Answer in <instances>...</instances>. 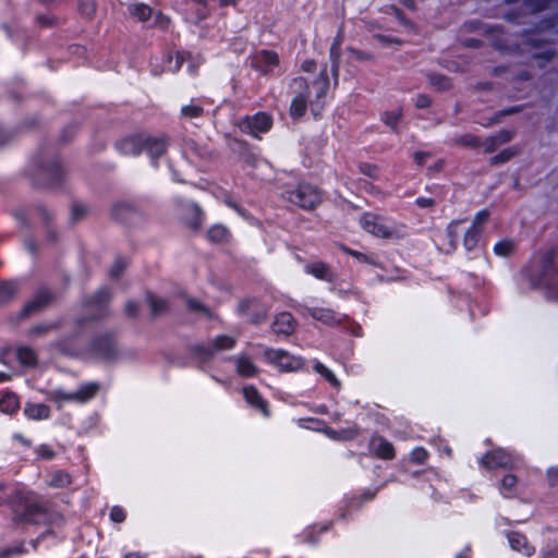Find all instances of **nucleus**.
Listing matches in <instances>:
<instances>
[{
	"label": "nucleus",
	"mask_w": 558,
	"mask_h": 558,
	"mask_svg": "<svg viewBox=\"0 0 558 558\" xmlns=\"http://www.w3.org/2000/svg\"><path fill=\"white\" fill-rule=\"evenodd\" d=\"M15 523H50L52 513L48 502L39 499L33 492L16 489L5 500Z\"/></svg>",
	"instance_id": "nucleus-1"
},
{
	"label": "nucleus",
	"mask_w": 558,
	"mask_h": 558,
	"mask_svg": "<svg viewBox=\"0 0 558 558\" xmlns=\"http://www.w3.org/2000/svg\"><path fill=\"white\" fill-rule=\"evenodd\" d=\"M363 229L377 236L388 240H400L408 235V227L393 219L365 213L361 218Z\"/></svg>",
	"instance_id": "nucleus-2"
},
{
	"label": "nucleus",
	"mask_w": 558,
	"mask_h": 558,
	"mask_svg": "<svg viewBox=\"0 0 558 558\" xmlns=\"http://www.w3.org/2000/svg\"><path fill=\"white\" fill-rule=\"evenodd\" d=\"M117 147L123 155L137 156L147 153L151 159H157L165 154L167 144L162 138L140 134L120 141Z\"/></svg>",
	"instance_id": "nucleus-3"
},
{
	"label": "nucleus",
	"mask_w": 558,
	"mask_h": 558,
	"mask_svg": "<svg viewBox=\"0 0 558 558\" xmlns=\"http://www.w3.org/2000/svg\"><path fill=\"white\" fill-rule=\"evenodd\" d=\"M284 198L305 210L314 209L322 202L320 191L308 183H300L283 193Z\"/></svg>",
	"instance_id": "nucleus-4"
},
{
	"label": "nucleus",
	"mask_w": 558,
	"mask_h": 558,
	"mask_svg": "<svg viewBox=\"0 0 558 558\" xmlns=\"http://www.w3.org/2000/svg\"><path fill=\"white\" fill-rule=\"evenodd\" d=\"M100 387L97 383H87L84 384L77 391L75 392H66L62 389H56L48 393V399L50 401L61 403V402H75V403H85L93 399Z\"/></svg>",
	"instance_id": "nucleus-5"
},
{
	"label": "nucleus",
	"mask_w": 558,
	"mask_h": 558,
	"mask_svg": "<svg viewBox=\"0 0 558 558\" xmlns=\"http://www.w3.org/2000/svg\"><path fill=\"white\" fill-rule=\"evenodd\" d=\"M90 353L101 360L112 361L118 357V345L112 333L97 336L89 344Z\"/></svg>",
	"instance_id": "nucleus-6"
},
{
	"label": "nucleus",
	"mask_w": 558,
	"mask_h": 558,
	"mask_svg": "<svg viewBox=\"0 0 558 558\" xmlns=\"http://www.w3.org/2000/svg\"><path fill=\"white\" fill-rule=\"evenodd\" d=\"M292 87L298 89L299 93L291 102L290 113L294 118H300L305 113L307 104H313L314 100L310 98V85L305 78H294L292 82Z\"/></svg>",
	"instance_id": "nucleus-7"
},
{
	"label": "nucleus",
	"mask_w": 558,
	"mask_h": 558,
	"mask_svg": "<svg viewBox=\"0 0 558 558\" xmlns=\"http://www.w3.org/2000/svg\"><path fill=\"white\" fill-rule=\"evenodd\" d=\"M177 211L189 228L193 230H198L201 228L203 222V211L197 204L178 201Z\"/></svg>",
	"instance_id": "nucleus-8"
},
{
	"label": "nucleus",
	"mask_w": 558,
	"mask_h": 558,
	"mask_svg": "<svg viewBox=\"0 0 558 558\" xmlns=\"http://www.w3.org/2000/svg\"><path fill=\"white\" fill-rule=\"evenodd\" d=\"M542 263L541 281L558 300V269L554 265V252H547Z\"/></svg>",
	"instance_id": "nucleus-9"
},
{
	"label": "nucleus",
	"mask_w": 558,
	"mask_h": 558,
	"mask_svg": "<svg viewBox=\"0 0 558 558\" xmlns=\"http://www.w3.org/2000/svg\"><path fill=\"white\" fill-rule=\"evenodd\" d=\"M242 132L248 133L258 137V133H265L271 128V118L264 113L258 112L254 116L245 117L239 124Z\"/></svg>",
	"instance_id": "nucleus-10"
},
{
	"label": "nucleus",
	"mask_w": 558,
	"mask_h": 558,
	"mask_svg": "<svg viewBox=\"0 0 558 558\" xmlns=\"http://www.w3.org/2000/svg\"><path fill=\"white\" fill-rule=\"evenodd\" d=\"M63 175L64 173L59 161L54 159L47 165L43 163L39 166L36 181L38 184L52 187L61 183Z\"/></svg>",
	"instance_id": "nucleus-11"
},
{
	"label": "nucleus",
	"mask_w": 558,
	"mask_h": 558,
	"mask_svg": "<svg viewBox=\"0 0 558 558\" xmlns=\"http://www.w3.org/2000/svg\"><path fill=\"white\" fill-rule=\"evenodd\" d=\"M265 357L268 362L283 371H296L302 366V360L283 350L267 349Z\"/></svg>",
	"instance_id": "nucleus-12"
},
{
	"label": "nucleus",
	"mask_w": 558,
	"mask_h": 558,
	"mask_svg": "<svg viewBox=\"0 0 558 558\" xmlns=\"http://www.w3.org/2000/svg\"><path fill=\"white\" fill-rule=\"evenodd\" d=\"M279 64V56L271 50L257 51L251 58V66L264 75L270 74Z\"/></svg>",
	"instance_id": "nucleus-13"
},
{
	"label": "nucleus",
	"mask_w": 558,
	"mask_h": 558,
	"mask_svg": "<svg viewBox=\"0 0 558 558\" xmlns=\"http://www.w3.org/2000/svg\"><path fill=\"white\" fill-rule=\"evenodd\" d=\"M235 345V339L229 336H218L208 345H197L195 353L204 360L210 359L216 352L230 350Z\"/></svg>",
	"instance_id": "nucleus-14"
},
{
	"label": "nucleus",
	"mask_w": 558,
	"mask_h": 558,
	"mask_svg": "<svg viewBox=\"0 0 558 558\" xmlns=\"http://www.w3.org/2000/svg\"><path fill=\"white\" fill-rule=\"evenodd\" d=\"M481 464L489 470L502 468L508 469L513 465L512 456L504 449H495L487 452L482 459Z\"/></svg>",
	"instance_id": "nucleus-15"
},
{
	"label": "nucleus",
	"mask_w": 558,
	"mask_h": 558,
	"mask_svg": "<svg viewBox=\"0 0 558 558\" xmlns=\"http://www.w3.org/2000/svg\"><path fill=\"white\" fill-rule=\"evenodd\" d=\"M52 302L53 295L47 290H40L25 304L20 316L24 318L37 314L49 306Z\"/></svg>",
	"instance_id": "nucleus-16"
},
{
	"label": "nucleus",
	"mask_w": 558,
	"mask_h": 558,
	"mask_svg": "<svg viewBox=\"0 0 558 558\" xmlns=\"http://www.w3.org/2000/svg\"><path fill=\"white\" fill-rule=\"evenodd\" d=\"M238 312L250 316V322L255 325L263 323L267 316L266 308L254 299L241 301Z\"/></svg>",
	"instance_id": "nucleus-17"
},
{
	"label": "nucleus",
	"mask_w": 558,
	"mask_h": 558,
	"mask_svg": "<svg viewBox=\"0 0 558 558\" xmlns=\"http://www.w3.org/2000/svg\"><path fill=\"white\" fill-rule=\"evenodd\" d=\"M111 299V294L108 289H100L97 293L90 296L86 302V307L90 312H95L94 318L100 317L106 312V306Z\"/></svg>",
	"instance_id": "nucleus-18"
},
{
	"label": "nucleus",
	"mask_w": 558,
	"mask_h": 558,
	"mask_svg": "<svg viewBox=\"0 0 558 558\" xmlns=\"http://www.w3.org/2000/svg\"><path fill=\"white\" fill-rule=\"evenodd\" d=\"M243 396L245 401L258 410L265 417H268L270 415V410L268 407V403L264 398L260 396L258 390L253 386H247L243 388Z\"/></svg>",
	"instance_id": "nucleus-19"
},
{
	"label": "nucleus",
	"mask_w": 558,
	"mask_h": 558,
	"mask_svg": "<svg viewBox=\"0 0 558 558\" xmlns=\"http://www.w3.org/2000/svg\"><path fill=\"white\" fill-rule=\"evenodd\" d=\"M295 327V320L290 313L283 312L276 316L271 328L277 335L289 336L293 332Z\"/></svg>",
	"instance_id": "nucleus-20"
},
{
	"label": "nucleus",
	"mask_w": 558,
	"mask_h": 558,
	"mask_svg": "<svg viewBox=\"0 0 558 558\" xmlns=\"http://www.w3.org/2000/svg\"><path fill=\"white\" fill-rule=\"evenodd\" d=\"M307 314L314 319L322 322L329 326H336L341 323V318L329 308L323 307H308L306 308Z\"/></svg>",
	"instance_id": "nucleus-21"
},
{
	"label": "nucleus",
	"mask_w": 558,
	"mask_h": 558,
	"mask_svg": "<svg viewBox=\"0 0 558 558\" xmlns=\"http://www.w3.org/2000/svg\"><path fill=\"white\" fill-rule=\"evenodd\" d=\"M371 447L375 454L385 460H391L395 458V448L391 442L385 438L378 436L371 440Z\"/></svg>",
	"instance_id": "nucleus-22"
},
{
	"label": "nucleus",
	"mask_w": 558,
	"mask_h": 558,
	"mask_svg": "<svg viewBox=\"0 0 558 558\" xmlns=\"http://www.w3.org/2000/svg\"><path fill=\"white\" fill-rule=\"evenodd\" d=\"M508 541L513 550L522 553L525 556H532L535 553V548L529 544L525 535L511 532L508 534Z\"/></svg>",
	"instance_id": "nucleus-23"
},
{
	"label": "nucleus",
	"mask_w": 558,
	"mask_h": 558,
	"mask_svg": "<svg viewBox=\"0 0 558 558\" xmlns=\"http://www.w3.org/2000/svg\"><path fill=\"white\" fill-rule=\"evenodd\" d=\"M305 271L313 275L319 280L332 282L335 280V274L330 267L323 262H315L305 266Z\"/></svg>",
	"instance_id": "nucleus-24"
},
{
	"label": "nucleus",
	"mask_w": 558,
	"mask_h": 558,
	"mask_svg": "<svg viewBox=\"0 0 558 558\" xmlns=\"http://www.w3.org/2000/svg\"><path fill=\"white\" fill-rule=\"evenodd\" d=\"M24 414L31 420H47L50 416V408L43 403H26Z\"/></svg>",
	"instance_id": "nucleus-25"
},
{
	"label": "nucleus",
	"mask_w": 558,
	"mask_h": 558,
	"mask_svg": "<svg viewBox=\"0 0 558 558\" xmlns=\"http://www.w3.org/2000/svg\"><path fill=\"white\" fill-rule=\"evenodd\" d=\"M328 86H329V78H328L326 69H324L319 73V76L310 86V95L312 94V89H313L315 92V101H317L320 98L325 97Z\"/></svg>",
	"instance_id": "nucleus-26"
},
{
	"label": "nucleus",
	"mask_w": 558,
	"mask_h": 558,
	"mask_svg": "<svg viewBox=\"0 0 558 558\" xmlns=\"http://www.w3.org/2000/svg\"><path fill=\"white\" fill-rule=\"evenodd\" d=\"M71 475L60 470L50 473L49 480L47 481V485L52 488H64L71 485Z\"/></svg>",
	"instance_id": "nucleus-27"
},
{
	"label": "nucleus",
	"mask_w": 558,
	"mask_h": 558,
	"mask_svg": "<svg viewBox=\"0 0 558 558\" xmlns=\"http://www.w3.org/2000/svg\"><path fill=\"white\" fill-rule=\"evenodd\" d=\"M518 478L513 474H507L502 477L500 483V493L506 498L514 497L517 494Z\"/></svg>",
	"instance_id": "nucleus-28"
},
{
	"label": "nucleus",
	"mask_w": 558,
	"mask_h": 558,
	"mask_svg": "<svg viewBox=\"0 0 558 558\" xmlns=\"http://www.w3.org/2000/svg\"><path fill=\"white\" fill-rule=\"evenodd\" d=\"M19 362L24 366L35 367L37 365V354L28 347H21L16 352Z\"/></svg>",
	"instance_id": "nucleus-29"
},
{
	"label": "nucleus",
	"mask_w": 558,
	"mask_h": 558,
	"mask_svg": "<svg viewBox=\"0 0 558 558\" xmlns=\"http://www.w3.org/2000/svg\"><path fill=\"white\" fill-rule=\"evenodd\" d=\"M236 371L243 377H253L257 374V368L246 356H239L236 360Z\"/></svg>",
	"instance_id": "nucleus-30"
},
{
	"label": "nucleus",
	"mask_w": 558,
	"mask_h": 558,
	"mask_svg": "<svg viewBox=\"0 0 558 558\" xmlns=\"http://www.w3.org/2000/svg\"><path fill=\"white\" fill-rule=\"evenodd\" d=\"M20 408V401L15 393H5L0 400V410L7 414L16 412Z\"/></svg>",
	"instance_id": "nucleus-31"
},
{
	"label": "nucleus",
	"mask_w": 558,
	"mask_h": 558,
	"mask_svg": "<svg viewBox=\"0 0 558 558\" xmlns=\"http://www.w3.org/2000/svg\"><path fill=\"white\" fill-rule=\"evenodd\" d=\"M207 235L214 243H223L228 241L230 232L225 226L216 225L208 230Z\"/></svg>",
	"instance_id": "nucleus-32"
},
{
	"label": "nucleus",
	"mask_w": 558,
	"mask_h": 558,
	"mask_svg": "<svg viewBox=\"0 0 558 558\" xmlns=\"http://www.w3.org/2000/svg\"><path fill=\"white\" fill-rule=\"evenodd\" d=\"M134 213L133 207L129 203H117L112 207V216L120 221H126Z\"/></svg>",
	"instance_id": "nucleus-33"
},
{
	"label": "nucleus",
	"mask_w": 558,
	"mask_h": 558,
	"mask_svg": "<svg viewBox=\"0 0 558 558\" xmlns=\"http://www.w3.org/2000/svg\"><path fill=\"white\" fill-rule=\"evenodd\" d=\"M482 235V229L480 228H470L463 239V245L468 251H472L478 244L480 238Z\"/></svg>",
	"instance_id": "nucleus-34"
},
{
	"label": "nucleus",
	"mask_w": 558,
	"mask_h": 558,
	"mask_svg": "<svg viewBox=\"0 0 558 558\" xmlns=\"http://www.w3.org/2000/svg\"><path fill=\"white\" fill-rule=\"evenodd\" d=\"M129 10L133 16L137 17L138 21L142 22L149 20L153 13L151 8L144 3L132 4L130 5Z\"/></svg>",
	"instance_id": "nucleus-35"
},
{
	"label": "nucleus",
	"mask_w": 558,
	"mask_h": 558,
	"mask_svg": "<svg viewBox=\"0 0 558 558\" xmlns=\"http://www.w3.org/2000/svg\"><path fill=\"white\" fill-rule=\"evenodd\" d=\"M402 117V110L398 109L396 111H385L381 114V121L391 128V130L398 133V123Z\"/></svg>",
	"instance_id": "nucleus-36"
},
{
	"label": "nucleus",
	"mask_w": 558,
	"mask_h": 558,
	"mask_svg": "<svg viewBox=\"0 0 558 558\" xmlns=\"http://www.w3.org/2000/svg\"><path fill=\"white\" fill-rule=\"evenodd\" d=\"M147 302L149 304L150 311L153 315H159L167 311L168 304L167 301L156 295L148 293Z\"/></svg>",
	"instance_id": "nucleus-37"
},
{
	"label": "nucleus",
	"mask_w": 558,
	"mask_h": 558,
	"mask_svg": "<svg viewBox=\"0 0 558 558\" xmlns=\"http://www.w3.org/2000/svg\"><path fill=\"white\" fill-rule=\"evenodd\" d=\"M314 369L316 373L322 375L332 387H335V388L340 387V381L338 380L336 375L328 367H326L323 363L317 362L314 365Z\"/></svg>",
	"instance_id": "nucleus-38"
},
{
	"label": "nucleus",
	"mask_w": 558,
	"mask_h": 558,
	"mask_svg": "<svg viewBox=\"0 0 558 558\" xmlns=\"http://www.w3.org/2000/svg\"><path fill=\"white\" fill-rule=\"evenodd\" d=\"M204 113V108L196 104H190L183 106L181 109V116L185 119H196L202 117Z\"/></svg>",
	"instance_id": "nucleus-39"
},
{
	"label": "nucleus",
	"mask_w": 558,
	"mask_h": 558,
	"mask_svg": "<svg viewBox=\"0 0 558 558\" xmlns=\"http://www.w3.org/2000/svg\"><path fill=\"white\" fill-rule=\"evenodd\" d=\"M186 305L191 312H194L196 314H199L202 316H205L207 318H213L211 311L206 307L201 302L194 300V299H187Z\"/></svg>",
	"instance_id": "nucleus-40"
},
{
	"label": "nucleus",
	"mask_w": 558,
	"mask_h": 558,
	"mask_svg": "<svg viewBox=\"0 0 558 558\" xmlns=\"http://www.w3.org/2000/svg\"><path fill=\"white\" fill-rule=\"evenodd\" d=\"M16 293V286L13 282L4 281L0 283V302H8Z\"/></svg>",
	"instance_id": "nucleus-41"
},
{
	"label": "nucleus",
	"mask_w": 558,
	"mask_h": 558,
	"mask_svg": "<svg viewBox=\"0 0 558 558\" xmlns=\"http://www.w3.org/2000/svg\"><path fill=\"white\" fill-rule=\"evenodd\" d=\"M514 247H515L514 242H512L510 240H505V241L498 242L495 245L494 251L498 256L507 257L512 254V252L514 251Z\"/></svg>",
	"instance_id": "nucleus-42"
},
{
	"label": "nucleus",
	"mask_w": 558,
	"mask_h": 558,
	"mask_svg": "<svg viewBox=\"0 0 558 558\" xmlns=\"http://www.w3.org/2000/svg\"><path fill=\"white\" fill-rule=\"evenodd\" d=\"M456 143L461 146L477 148L482 145V140L472 134H464L456 140Z\"/></svg>",
	"instance_id": "nucleus-43"
},
{
	"label": "nucleus",
	"mask_w": 558,
	"mask_h": 558,
	"mask_svg": "<svg viewBox=\"0 0 558 558\" xmlns=\"http://www.w3.org/2000/svg\"><path fill=\"white\" fill-rule=\"evenodd\" d=\"M515 155H517V150L514 148H512V147L506 148L502 151H500L499 154H497L496 156L490 158V165L495 166V165L505 163Z\"/></svg>",
	"instance_id": "nucleus-44"
},
{
	"label": "nucleus",
	"mask_w": 558,
	"mask_h": 558,
	"mask_svg": "<svg viewBox=\"0 0 558 558\" xmlns=\"http://www.w3.org/2000/svg\"><path fill=\"white\" fill-rule=\"evenodd\" d=\"M461 223L460 220H457V221H452L451 223H449V226L447 227V236L449 239V244H450V247L452 250H456L457 248V245H458V238H459V231H458V228H459V225Z\"/></svg>",
	"instance_id": "nucleus-45"
},
{
	"label": "nucleus",
	"mask_w": 558,
	"mask_h": 558,
	"mask_svg": "<svg viewBox=\"0 0 558 558\" xmlns=\"http://www.w3.org/2000/svg\"><path fill=\"white\" fill-rule=\"evenodd\" d=\"M429 83L440 90L449 89L451 86L450 81L446 76L440 74L429 75Z\"/></svg>",
	"instance_id": "nucleus-46"
},
{
	"label": "nucleus",
	"mask_w": 558,
	"mask_h": 558,
	"mask_svg": "<svg viewBox=\"0 0 558 558\" xmlns=\"http://www.w3.org/2000/svg\"><path fill=\"white\" fill-rule=\"evenodd\" d=\"M80 12L83 16L92 19L96 12V3L94 0H86L80 2Z\"/></svg>",
	"instance_id": "nucleus-47"
},
{
	"label": "nucleus",
	"mask_w": 558,
	"mask_h": 558,
	"mask_svg": "<svg viewBox=\"0 0 558 558\" xmlns=\"http://www.w3.org/2000/svg\"><path fill=\"white\" fill-rule=\"evenodd\" d=\"M343 252L349 254L350 256L354 257L360 263H366V264H375L373 256H368L364 253L357 252L355 250L342 246Z\"/></svg>",
	"instance_id": "nucleus-48"
},
{
	"label": "nucleus",
	"mask_w": 558,
	"mask_h": 558,
	"mask_svg": "<svg viewBox=\"0 0 558 558\" xmlns=\"http://www.w3.org/2000/svg\"><path fill=\"white\" fill-rule=\"evenodd\" d=\"M58 328V324L56 323H52V324H39V325H36L34 326L31 330H29V333L32 336H41L44 333H47L53 329H57Z\"/></svg>",
	"instance_id": "nucleus-49"
},
{
	"label": "nucleus",
	"mask_w": 558,
	"mask_h": 558,
	"mask_svg": "<svg viewBox=\"0 0 558 558\" xmlns=\"http://www.w3.org/2000/svg\"><path fill=\"white\" fill-rule=\"evenodd\" d=\"M128 262L124 258H117L110 269V276L112 278H119L124 269L126 268Z\"/></svg>",
	"instance_id": "nucleus-50"
},
{
	"label": "nucleus",
	"mask_w": 558,
	"mask_h": 558,
	"mask_svg": "<svg viewBox=\"0 0 558 558\" xmlns=\"http://www.w3.org/2000/svg\"><path fill=\"white\" fill-rule=\"evenodd\" d=\"M36 453H37L38 458L44 459V460H52L56 457L54 450L50 446L45 445V444L39 445L36 448Z\"/></svg>",
	"instance_id": "nucleus-51"
},
{
	"label": "nucleus",
	"mask_w": 558,
	"mask_h": 558,
	"mask_svg": "<svg viewBox=\"0 0 558 558\" xmlns=\"http://www.w3.org/2000/svg\"><path fill=\"white\" fill-rule=\"evenodd\" d=\"M428 458V453L424 448H415L411 452V460L417 464H423Z\"/></svg>",
	"instance_id": "nucleus-52"
},
{
	"label": "nucleus",
	"mask_w": 558,
	"mask_h": 558,
	"mask_svg": "<svg viewBox=\"0 0 558 558\" xmlns=\"http://www.w3.org/2000/svg\"><path fill=\"white\" fill-rule=\"evenodd\" d=\"M349 52L355 60H359V61H373L374 60V56L372 53L363 51V50H359L355 48H349Z\"/></svg>",
	"instance_id": "nucleus-53"
},
{
	"label": "nucleus",
	"mask_w": 558,
	"mask_h": 558,
	"mask_svg": "<svg viewBox=\"0 0 558 558\" xmlns=\"http://www.w3.org/2000/svg\"><path fill=\"white\" fill-rule=\"evenodd\" d=\"M87 213V208L82 204H74L71 210V219L72 221H78L83 218Z\"/></svg>",
	"instance_id": "nucleus-54"
},
{
	"label": "nucleus",
	"mask_w": 558,
	"mask_h": 558,
	"mask_svg": "<svg viewBox=\"0 0 558 558\" xmlns=\"http://www.w3.org/2000/svg\"><path fill=\"white\" fill-rule=\"evenodd\" d=\"M35 214L38 215V217L45 223H49L50 220L52 219V216H53L52 213L47 207H45L44 205H38L35 208Z\"/></svg>",
	"instance_id": "nucleus-55"
},
{
	"label": "nucleus",
	"mask_w": 558,
	"mask_h": 558,
	"mask_svg": "<svg viewBox=\"0 0 558 558\" xmlns=\"http://www.w3.org/2000/svg\"><path fill=\"white\" fill-rule=\"evenodd\" d=\"M498 146L510 142L513 137V132L502 130L493 136Z\"/></svg>",
	"instance_id": "nucleus-56"
},
{
	"label": "nucleus",
	"mask_w": 558,
	"mask_h": 558,
	"mask_svg": "<svg viewBox=\"0 0 558 558\" xmlns=\"http://www.w3.org/2000/svg\"><path fill=\"white\" fill-rule=\"evenodd\" d=\"M489 219V213L487 210L480 211L473 221V225L471 228H480L482 229V226L485 225Z\"/></svg>",
	"instance_id": "nucleus-57"
},
{
	"label": "nucleus",
	"mask_w": 558,
	"mask_h": 558,
	"mask_svg": "<svg viewBox=\"0 0 558 558\" xmlns=\"http://www.w3.org/2000/svg\"><path fill=\"white\" fill-rule=\"evenodd\" d=\"M110 518L113 522L121 523L125 520V512L120 507H113L110 511Z\"/></svg>",
	"instance_id": "nucleus-58"
},
{
	"label": "nucleus",
	"mask_w": 558,
	"mask_h": 558,
	"mask_svg": "<svg viewBox=\"0 0 558 558\" xmlns=\"http://www.w3.org/2000/svg\"><path fill=\"white\" fill-rule=\"evenodd\" d=\"M360 171L369 178H376L378 173L377 167L369 163H362L360 166Z\"/></svg>",
	"instance_id": "nucleus-59"
},
{
	"label": "nucleus",
	"mask_w": 558,
	"mask_h": 558,
	"mask_svg": "<svg viewBox=\"0 0 558 558\" xmlns=\"http://www.w3.org/2000/svg\"><path fill=\"white\" fill-rule=\"evenodd\" d=\"M432 105V99L428 95L421 94L416 97L415 106L420 109L428 108Z\"/></svg>",
	"instance_id": "nucleus-60"
},
{
	"label": "nucleus",
	"mask_w": 558,
	"mask_h": 558,
	"mask_svg": "<svg viewBox=\"0 0 558 558\" xmlns=\"http://www.w3.org/2000/svg\"><path fill=\"white\" fill-rule=\"evenodd\" d=\"M482 146L484 147V150L487 154L493 153L498 148V145L493 136L487 137L485 141H482L481 147Z\"/></svg>",
	"instance_id": "nucleus-61"
},
{
	"label": "nucleus",
	"mask_w": 558,
	"mask_h": 558,
	"mask_svg": "<svg viewBox=\"0 0 558 558\" xmlns=\"http://www.w3.org/2000/svg\"><path fill=\"white\" fill-rule=\"evenodd\" d=\"M415 204L420 208H433L436 205V202L434 198L429 197H417Z\"/></svg>",
	"instance_id": "nucleus-62"
},
{
	"label": "nucleus",
	"mask_w": 558,
	"mask_h": 558,
	"mask_svg": "<svg viewBox=\"0 0 558 558\" xmlns=\"http://www.w3.org/2000/svg\"><path fill=\"white\" fill-rule=\"evenodd\" d=\"M124 313L130 317H136L138 313V304L134 301H129L124 307Z\"/></svg>",
	"instance_id": "nucleus-63"
},
{
	"label": "nucleus",
	"mask_w": 558,
	"mask_h": 558,
	"mask_svg": "<svg viewBox=\"0 0 558 558\" xmlns=\"http://www.w3.org/2000/svg\"><path fill=\"white\" fill-rule=\"evenodd\" d=\"M547 480L550 486H556L558 484V468H550L547 471Z\"/></svg>",
	"instance_id": "nucleus-64"
}]
</instances>
